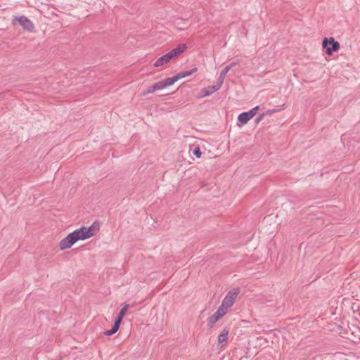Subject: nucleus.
<instances>
[{"label": "nucleus", "mask_w": 360, "mask_h": 360, "mask_svg": "<svg viewBox=\"0 0 360 360\" xmlns=\"http://www.w3.org/2000/svg\"><path fill=\"white\" fill-rule=\"evenodd\" d=\"M18 23L25 30L32 32L34 27L32 22L25 15L15 17L12 20L13 25Z\"/></svg>", "instance_id": "obj_4"}, {"label": "nucleus", "mask_w": 360, "mask_h": 360, "mask_svg": "<svg viewBox=\"0 0 360 360\" xmlns=\"http://www.w3.org/2000/svg\"><path fill=\"white\" fill-rule=\"evenodd\" d=\"M177 80H179L177 75H174L172 77H168L163 80V82L165 85V88L174 84Z\"/></svg>", "instance_id": "obj_12"}, {"label": "nucleus", "mask_w": 360, "mask_h": 360, "mask_svg": "<svg viewBox=\"0 0 360 360\" xmlns=\"http://www.w3.org/2000/svg\"><path fill=\"white\" fill-rule=\"evenodd\" d=\"M153 86H154L155 91L163 89L165 88V85L163 81H159V82L153 84Z\"/></svg>", "instance_id": "obj_18"}, {"label": "nucleus", "mask_w": 360, "mask_h": 360, "mask_svg": "<svg viewBox=\"0 0 360 360\" xmlns=\"http://www.w3.org/2000/svg\"><path fill=\"white\" fill-rule=\"evenodd\" d=\"M226 314V311L224 309H222V307H219L218 309L214 313V314L208 318L207 326L210 328H212L214 326V323H217Z\"/></svg>", "instance_id": "obj_5"}, {"label": "nucleus", "mask_w": 360, "mask_h": 360, "mask_svg": "<svg viewBox=\"0 0 360 360\" xmlns=\"http://www.w3.org/2000/svg\"><path fill=\"white\" fill-rule=\"evenodd\" d=\"M95 224L94 223L88 228L82 226L68 234L60 240L59 243L60 249L62 250L68 249L78 240H85L95 235L96 232L98 231V226H96Z\"/></svg>", "instance_id": "obj_1"}, {"label": "nucleus", "mask_w": 360, "mask_h": 360, "mask_svg": "<svg viewBox=\"0 0 360 360\" xmlns=\"http://www.w3.org/2000/svg\"><path fill=\"white\" fill-rule=\"evenodd\" d=\"M284 109H285V104H283L281 105L276 106L275 108L269 109L264 113H265V115H272V114H274L275 112H279V111L283 110Z\"/></svg>", "instance_id": "obj_14"}, {"label": "nucleus", "mask_w": 360, "mask_h": 360, "mask_svg": "<svg viewBox=\"0 0 360 360\" xmlns=\"http://www.w3.org/2000/svg\"><path fill=\"white\" fill-rule=\"evenodd\" d=\"M122 321H120V320H117L115 319V321H114V323H113V326L111 328V330L115 333H117V331L118 330L120 326V324H121Z\"/></svg>", "instance_id": "obj_17"}, {"label": "nucleus", "mask_w": 360, "mask_h": 360, "mask_svg": "<svg viewBox=\"0 0 360 360\" xmlns=\"http://www.w3.org/2000/svg\"><path fill=\"white\" fill-rule=\"evenodd\" d=\"M265 117V113H262V114H260L256 119H255V122L256 123H259L263 119L264 117Z\"/></svg>", "instance_id": "obj_22"}, {"label": "nucleus", "mask_w": 360, "mask_h": 360, "mask_svg": "<svg viewBox=\"0 0 360 360\" xmlns=\"http://www.w3.org/2000/svg\"><path fill=\"white\" fill-rule=\"evenodd\" d=\"M104 334L107 336H110V335H112L113 334H115L111 330H105L104 332Z\"/></svg>", "instance_id": "obj_24"}, {"label": "nucleus", "mask_w": 360, "mask_h": 360, "mask_svg": "<svg viewBox=\"0 0 360 360\" xmlns=\"http://www.w3.org/2000/svg\"><path fill=\"white\" fill-rule=\"evenodd\" d=\"M186 49V46L185 44L179 45L176 48L173 49L167 53L165 54V57L168 62H169L173 58L179 56L180 54L184 52Z\"/></svg>", "instance_id": "obj_6"}, {"label": "nucleus", "mask_w": 360, "mask_h": 360, "mask_svg": "<svg viewBox=\"0 0 360 360\" xmlns=\"http://www.w3.org/2000/svg\"><path fill=\"white\" fill-rule=\"evenodd\" d=\"M252 117L249 114L248 111L243 112L240 113L238 117V121L240 122L242 124H245L250 121Z\"/></svg>", "instance_id": "obj_9"}, {"label": "nucleus", "mask_w": 360, "mask_h": 360, "mask_svg": "<svg viewBox=\"0 0 360 360\" xmlns=\"http://www.w3.org/2000/svg\"><path fill=\"white\" fill-rule=\"evenodd\" d=\"M229 333V329L228 328H224L221 333L218 336V343L223 347L227 342L228 335Z\"/></svg>", "instance_id": "obj_8"}, {"label": "nucleus", "mask_w": 360, "mask_h": 360, "mask_svg": "<svg viewBox=\"0 0 360 360\" xmlns=\"http://www.w3.org/2000/svg\"><path fill=\"white\" fill-rule=\"evenodd\" d=\"M193 153L198 158H200V156H201V154H202L201 151H200V149L198 147L195 148L193 150Z\"/></svg>", "instance_id": "obj_21"}, {"label": "nucleus", "mask_w": 360, "mask_h": 360, "mask_svg": "<svg viewBox=\"0 0 360 360\" xmlns=\"http://www.w3.org/2000/svg\"><path fill=\"white\" fill-rule=\"evenodd\" d=\"M122 321H120V320H117L115 319V321H114V323H113V326L111 328V330L115 333H117V331L118 330L120 326V324H121Z\"/></svg>", "instance_id": "obj_16"}, {"label": "nucleus", "mask_w": 360, "mask_h": 360, "mask_svg": "<svg viewBox=\"0 0 360 360\" xmlns=\"http://www.w3.org/2000/svg\"><path fill=\"white\" fill-rule=\"evenodd\" d=\"M169 62L167 60V58L165 55L160 57L154 63L155 67H160L165 64H167Z\"/></svg>", "instance_id": "obj_13"}, {"label": "nucleus", "mask_w": 360, "mask_h": 360, "mask_svg": "<svg viewBox=\"0 0 360 360\" xmlns=\"http://www.w3.org/2000/svg\"><path fill=\"white\" fill-rule=\"evenodd\" d=\"M259 106L257 105L248 111L249 114L250 115V116L252 117H253L257 114V112L259 110Z\"/></svg>", "instance_id": "obj_20"}, {"label": "nucleus", "mask_w": 360, "mask_h": 360, "mask_svg": "<svg viewBox=\"0 0 360 360\" xmlns=\"http://www.w3.org/2000/svg\"><path fill=\"white\" fill-rule=\"evenodd\" d=\"M220 83L217 85L208 86L202 89V96H208L217 91L221 87Z\"/></svg>", "instance_id": "obj_7"}, {"label": "nucleus", "mask_w": 360, "mask_h": 360, "mask_svg": "<svg viewBox=\"0 0 360 360\" xmlns=\"http://www.w3.org/2000/svg\"><path fill=\"white\" fill-rule=\"evenodd\" d=\"M155 91L154 86L153 85L150 86L148 89L145 91H143L141 94L143 96H146L147 94H152V93H154Z\"/></svg>", "instance_id": "obj_19"}, {"label": "nucleus", "mask_w": 360, "mask_h": 360, "mask_svg": "<svg viewBox=\"0 0 360 360\" xmlns=\"http://www.w3.org/2000/svg\"><path fill=\"white\" fill-rule=\"evenodd\" d=\"M229 71V68L225 67L220 72L219 79H218V83H220V84H222L224 82V80L226 76V74Z\"/></svg>", "instance_id": "obj_15"}, {"label": "nucleus", "mask_w": 360, "mask_h": 360, "mask_svg": "<svg viewBox=\"0 0 360 360\" xmlns=\"http://www.w3.org/2000/svg\"><path fill=\"white\" fill-rule=\"evenodd\" d=\"M129 307V305L128 304H125L118 313L116 319L122 321Z\"/></svg>", "instance_id": "obj_11"}, {"label": "nucleus", "mask_w": 360, "mask_h": 360, "mask_svg": "<svg viewBox=\"0 0 360 360\" xmlns=\"http://www.w3.org/2000/svg\"><path fill=\"white\" fill-rule=\"evenodd\" d=\"M197 70H198V68L196 67H194L193 68H192L189 70H185V71L180 72L178 74H176V75L178 77V79H182V78H184V77L191 75L192 74L197 72Z\"/></svg>", "instance_id": "obj_10"}, {"label": "nucleus", "mask_w": 360, "mask_h": 360, "mask_svg": "<svg viewBox=\"0 0 360 360\" xmlns=\"http://www.w3.org/2000/svg\"><path fill=\"white\" fill-rule=\"evenodd\" d=\"M239 63L238 61H234L231 63L229 65L226 66V68H229V70H230L233 67L236 66Z\"/></svg>", "instance_id": "obj_23"}, {"label": "nucleus", "mask_w": 360, "mask_h": 360, "mask_svg": "<svg viewBox=\"0 0 360 360\" xmlns=\"http://www.w3.org/2000/svg\"><path fill=\"white\" fill-rule=\"evenodd\" d=\"M240 292L239 288L230 290L224 298L219 307H222L227 312V309L233 305Z\"/></svg>", "instance_id": "obj_2"}, {"label": "nucleus", "mask_w": 360, "mask_h": 360, "mask_svg": "<svg viewBox=\"0 0 360 360\" xmlns=\"http://www.w3.org/2000/svg\"><path fill=\"white\" fill-rule=\"evenodd\" d=\"M323 48L326 49V53L328 56H331L333 52L337 51L340 49V44L335 41L334 38H324L322 42Z\"/></svg>", "instance_id": "obj_3"}]
</instances>
